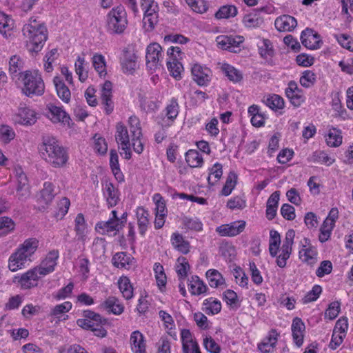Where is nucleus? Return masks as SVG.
Listing matches in <instances>:
<instances>
[{
	"mask_svg": "<svg viewBox=\"0 0 353 353\" xmlns=\"http://www.w3.org/2000/svg\"><path fill=\"white\" fill-rule=\"evenodd\" d=\"M316 250L312 246L306 248V246L304 245L303 248L299 251V258L303 262L310 265H313L316 262Z\"/></svg>",
	"mask_w": 353,
	"mask_h": 353,
	"instance_id": "39",
	"label": "nucleus"
},
{
	"mask_svg": "<svg viewBox=\"0 0 353 353\" xmlns=\"http://www.w3.org/2000/svg\"><path fill=\"white\" fill-rule=\"evenodd\" d=\"M23 35L28 39L30 51L37 52L41 50L48 38V31L43 23H40L36 18H30V23L24 25Z\"/></svg>",
	"mask_w": 353,
	"mask_h": 353,
	"instance_id": "3",
	"label": "nucleus"
},
{
	"mask_svg": "<svg viewBox=\"0 0 353 353\" xmlns=\"http://www.w3.org/2000/svg\"><path fill=\"white\" fill-rule=\"evenodd\" d=\"M183 353H201L198 343L188 329L181 331Z\"/></svg>",
	"mask_w": 353,
	"mask_h": 353,
	"instance_id": "14",
	"label": "nucleus"
},
{
	"mask_svg": "<svg viewBox=\"0 0 353 353\" xmlns=\"http://www.w3.org/2000/svg\"><path fill=\"white\" fill-rule=\"evenodd\" d=\"M146 65L150 70H155L161 66L162 48L157 43H152L146 48Z\"/></svg>",
	"mask_w": 353,
	"mask_h": 353,
	"instance_id": "8",
	"label": "nucleus"
},
{
	"mask_svg": "<svg viewBox=\"0 0 353 353\" xmlns=\"http://www.w3.org/2000/svg\"><path fill=\"white\" fill-rule=\"evenodd\" d=\"M225 75L229 79L230 81L234 83L240 82L243 79L241 72L236 69L232 65L225 63L221 68Z\"/></svg>",
	"mask_w": 353,
	"mask_h": 353,
	"instance_id": "45",
	"label": "nucleus"
},
{
	"mask_svg": "<svg viewBox=\"0 0 353 353\" xmlns=\"http://www.w3.org/2000/svg\"><path fill=\"white\" fill-rule=\"evenodd\" d=\"M23 64V61L19 56L13 55L10 58L8 72L12 79L17 78L19 80Z\"/></svg>",
	"mask_w": 353,
	"mask_h": 353,
	"instance_id": "32",
	"label": "nucleus"
},
{
	"mask_svg": "<svg viewBox=\"0 0 353 353\" xmlns=\"http://www.w3.org/2000/svg\"><path fill=\"white\" fill-rule=\"evenodd\" d=\"M167 67L171 76L177 80L181 79V73L183 71V67L182 64L176 59V57L167 61Z\"/></svg>",
	"mask_w": 353,
	"mask_h": 353,
	"instance_id": "46",
	"label": "nucleus"
},
{
	"mask_svg": "<svg viewBox=\"0 0 353 353\" xmlns=\"http://www.w3.org/2000/svg\"><path fill=\"white\" fill-rule=\"evenodd\" d=\"M50 115L49 117L54 123H69V115L61 107L50 104L48 106Z\"/></svg>",
	"mask_w": 353,
	"mask_h": 353,
	"instance_id": "26",
	"label": "nucleus"
},
{
	"mask_svg": "<svg viewBox=\"0 0 353 353\" xmlns=\"http://www.w3.org/2000/svg\"><path fill=\"white\" fill-rule=\"evenodd\" d=\"M103 193L109 207H114L117 204L119 200V192L111 182H105L103 185Z\"/></svg>",
	"mask_w": 353,
	"mask_h": 353,
	"instance_id": "23",
	"label": "nucleus"
},
{
	"mask_svg": "<svg viewBox=\"0 0 353 353\" xmlns=\"http://www.w3.org/2000/svg\"><path fill=\"white\" fill-rule=\"evenodd\" d=\"M110 165L113 174L117 180L122 181L123 175L120 170L119 163V156L115 150H111L110 152Z\"/></svg>",
	"mask_w": 353,
	"mask_h": 353,
	"instance_id": "38",
	"label": "nucleus"
},
{
	"mask_svg": "<svg viewBox=\"0 0 353 353\" xmlns=\"http://www.w3.org/2000/svg\"><path fill=\"white\" fill-rule=\"evenodd\" d=\"M334 225V223H332L329 220H325L323 221L320 228V234L319 236V239L321 242L323 243L328 240Z\"/></svg>",
	"mask_w": 353,
	"mask_h": 353,
	"instance_id": "54",
	"label": "nucleus"
},
{
	"mask_svg": "<svg viewBox=\"0 0 353 353\" xmlns=\"http://www.w3.org/2000/svg\"><path fill=\"white\" fill-rule=\"evenodd\" d=\"M115 139L118 144L125 145L130 143V136L127 128L122 123L116 125Z\"/></svg>",
	"mask_w": 353,
	"mask_h": 353,
	"instance_id": "44",
	"label": "nucleus"
},
{
	"mask_svg": "<svg viewBox=\"0 0 353 353\" xmlns=\"http://www.w3.org/2000/svg\"><path fill=\"white\" fill-rule=\"evenodd\" d=\"M223 299L230 308L237 309L240 305L236 293L232 290H227L223 293Z\"/></svg>",
	"mask_w": 353,
	"mask_h": 353,
	"instance_id": "59",
	"label": "nucleus"
},
{
	"mask_svg": "<svg viewBox=\"0 0 353 353\" xmlns=\"http://www.w3.org/2000/svg\"><path fill=\"white\" fill-rule=\"evenodd\" d=\"M223 166L219 163H216L209 169V176L208 177V183L214 185L221 177L223 174Z\"/></svg>",
	"mask_w": 353,
	"mask_h": 353,
	"instance_id": "49",
	"label": "nucleus"
},
{
	"mask_svg": "<svg viewBox=\"0 0 353 353\" xmlns=\"http://www.w3.org/2000/svg\"><path fill=\"white\" fill-rule=\"evenodd\" d=\"M130 343L134 353H146L144 337L139 331H134L131 334Z\"/></svg>",
	"mask_w": 353,
	"mask_h": 353,
	"instance_id": "30",
	"label": "nucleus"
},
{
	"mask_svg": "<svg viewBox=\"0 0 353 353\" xmlns=\"http://www.w3.org/2000/svg\"><path fill=\"white\" fill-rule=\"evenodd\" d=\"M189 291L192 295L199 296L204 294L208 290V286L198 276H192L188 284Z\"/></svg>",
	"mask_w": 353,
	"mask_h": 353,
	"instance_id": "36",
	"label": "nucleus"
},
{
	"mask_svg": "<svg viewBox=\"0 0 353 353\" xmlns=\"http://www.w3.org/2000/svg\"><path fill=\"white\" fill-rule=\"evenodd\" d=\"M13 119L21 125H32L36 123L37 117L34 110L21 104L17 112L14 114Z\"/></svg>",
	"mask_w": 353,
	"mask_h": 353,
	"instance_id": "9",
	"label": "nucleus"
},
{
	"mask_svg": "<svg viewBox=\"0 0 353 353\" xmlns=\"http://www.w3.org/2000/svg\"><path fill=\"white\" fill-rule=\"evenodd\" d=\"M279 196V192L275 191L268 199L265 214L268 220H272L276 215Z\"/></svg>",
	"mask_w": 353,
	"mask_h": 353,
	"instance_id": "31",
	"label": "nucleus"
},
{
	"mask_svg": "<svg viewBox=\"0 0 353 353\" xmlns=\"http://www.w3.org/2000/svg\"><path fill=\"white\" fill-rule=\"evenodd\" d=\"M83 319L77 320V325L85 330H89L94 326H98L99 323H107V320L101 316L100 314L91 310H85L83 312Z\"/></svg>",
	"mask_w": 353,
	"mask_h": 353,
	"instance_id": "16",
	"label": "nucleus"
},
{
	"mask_svg": "<svg viewBox=\"0 0 353 353\" xmlns=\"http://www.w3.org/2000/svg\"><path fill=\"white\" fill-rule=\"evenodd\" d=\"M265 104L272 110H276L283 108L284 101L279 95L272 94L266 99Z\"/></svg>",
	"mask_w": 353,
	"mask_h": 353,
	"instance_id": "58",
	"label": "nucleus"
},
{
	"mask_svg": "<svg viewBox=\"0 0 353 353\" xmlns=\"http://www.w3.org/2000/svg\"><path fill=\"white\" fill-rule=\"evenodd\" d=\"M84 64L85 59L83 57H78L75 62V70L76 73L79 76V79L81 82L85 81L88 77V72L85 70L84 68Z\"/></svg>",
	"mask_w": 353,
	"mask_h": 353,
	"instance_id": "61",
	"label": "nucleus"
},
{
	"mask_svg": "<svg viewBox=\"0 0 353 353\" xmlns=\"http://www.w3.org/2000/svg\"><path fill=\"white\" fill-rule=\"evenodd\" d=\"M136 215L137 218V223L139 225V233L143 236L148 230L149 221V212L142 207H139L137 209Z\"/></svg>",
	"mask_w": 353,
	"mask_h": 353,
	"instance_id": "35",
	"label": "nucleus"
},
{
	"mask_svg": "<svg viewBox=\"0 0 353 353\" xmlns=\"http://www.w3.org/2000/svg\"><path fill=\"white\" fill-rule=\"evenodd\" d=\"M183 223L186 228L191 230L199 232L203 230V223L196 217H184Z\"/></svg>",
	"mask_w": 353,
	"mask_h": 353,
	"instance_id": "60",
	"label": "nucleus"
},
{
	"mask_svg": "<svg viewBox=\"0 0 353 353\" xmlns=\"http://www.w3.org/2000/svg\"><path fill=\"white\" fill-rule=\"evenodd\" d=\"M206 277L208 283L212 288H218L225 283V279L222 274L216 270L210 269L206 272Z\"/></svg>",
	"mask_w": 353,
	"mask_h": 353,
	"instance_id": "41",
	"label": "nucleus"
},
{
	"mask_svg": "<svg viewBox=\"0 0 353 353\" xmlns=\"http://www.w3.org/2000/svg\"><path fill=\"white\" fill-rule=\"evenodd\" d=\"M292 333L293 340L297 347H301L303 343L304 331L305 326L303 321L296 317L292 321Z\"/></svg>",
	"mask_w": 353,
	"mask_h": 353,
	"instance_id": "22",
	"label": "nucleus"
},
{
	"mask_svg": "<svg viewBox=\"0 0 353 353\" xmlns=\"http://www.w3.org/2000/svg\"><path fill=\"white\" fill-rule=\"evenodd\" d=\"M274 26L279 32H290L296 27L297 21L294 17L284 14L276 19Z\"/></svg>",
	"mask_w": 353,
	"mask_h": 353,
	"instance_id": "20",
	"label": "nucleus"
},
{
	"mask_svg": "<svg viewBox=\"0 0 353 353\" xmlns=\"http://www.w3.org/2000/svg\"><path fill=\"white\" fill-rule=\"evenodd\" d=\"M179 105L177 99L172 98L170 100V103L166 106L165 109V116L170 121H171L172 123L177 117L179 114Z\"/></svg>",
	"mask_w": 353,
	"mask_h": 353,
	"instance_id": "52",
	"label": "nucleus"
},
{
	"mask_svg": "<svg viewBox=\"0 0 353 353\" xmlns=\"http://www.w3.org/2000/svg\"><path fill=\"white\" fill-rule=\"evenodd\" d=\"M23 87L22 92L28 97L41 96L45 91V85L41 75L36 70H26L19 75Z\"/></svg>",
	"mask_w": 353,
	"mask_h": 353,
	"instance_id": "4",
	"label": "nucleus"
},
{
	"mask_svg": "<svg viewBox=\"0 0 353 353\" xmlns=\"http://www.w3.org/2000/svg\"><path fill=\"white\" fill-rule=\"evenodd\" d=\"M189 270L190 265L187 259L183 256L179 257L176 265V271L179 279H184L187 276L188 271Z\"/></svg>",
	"mask_w": 353,
	"mask_h": 353,
	"instance_id": "55",
	"label": "nucleus"
},
{
	"mask_svg": "<svg viewBox=\"0 0 353 353\" xmlns=\"http://www.w3.org/2000/svg\"><path fill=\"white\" fill-rule=\"evenodd\" d=\"M92 65L101 77L106 75V65L105 58L103 55L94 54L92 57Z\"/></svg>",
	"mask_w": 353,
	"mask_h": 353,
	"instance_id": "51",
	"label": "nucleus"
},
{
	"mask_svg": "<svg viewBox=\"0 0 353 353\" xmlns=\"http://www.w3.org/2000/svg\"><path fill=\"white\" fill-rule=\"evenodd\" d=\"M101 308L106 310L109 313L115 315L121 314L124 310L123 305L119 303V301L115 296H109L101 305Z\"/></svg>",
	"mask_w": 353,
	"mask_h": 353,
	"instance_id": "25",
	"label": "nucleus"
},
{
	"mask_svg": "<svg viewBox=\"0 0 353 353\" xmlns=\"http://www.w3.org/2000/svg\"><path fill=\"white\" fill-rule=\"evenodd\" d=\"M125 225V221L108 219L107 221H100L96 224V230L102 234L116 235Z\"/></svg>",
	"mask_w": 353,
	"mask_h": 353,
	"instance_id": "10",
	"label": "nucleus"
},
{
	"mask_svg": "<svg viewBox=\"0 0 353 353\" xmlns=\"http://www.w3.org/2000/svg\"><path fill=\"white\" fill-rule=\"evenodd\" d=\"M15 137V133L13 129L7 125H2L0 127V139L8 143L12 140Z\"/></svg>",
	"mask_w": 353,
	"mask_h": 353,
	"instance_id": "63",
	"label": "nucleus"
},
{
	"mask_svg": "<svg viewBox=\"0 0 353 353\" xmlns=\"http://www.w3.org/2000/svg\"><path fill=\"white\" fill-rule=\"evenodd\" d=\"M159 6H156V9H147L143 10V23L145 29L147 31H152L159 22Z\"/></svg>",
	"mask_w": 353,
	"mask_h": 353,
	"instance_id": "21",
	"label": "nucleus"
},
{
	"mask_svg": "<svg viewBox=\"0 0 353 353\" xmlns=\"http://www.w3.org/2000/svg\"><path fill=\"white\" fill-rule=\"evenodd\" d=\"M302 44L308 49L314 50L320 48V37L311 29H305L301 32Z\"/></svg>",
	"mask_w": 353,
	"mask_h": 353,
	"instance_id": "19",
	"label": "nucleus"
},
{
	"mask_svg": "<svg viewBox=\"0 0 353 353\" xmlns=\"http://www.w3.org/2000/svg\"><path fill=\"white\" fill-rule=\"evenodd\" d=\"M244 38L238 35H219L216 41L219 48L232 52H236L240 50V45L243 42Z\"/></svg>",
	"mask_w": 353,
	"mask_h": 353,
	"instance_id": "7",
	"label": "nucleus"
},
{
	"mask_svg": "<svg viewBox=\"0 0 353 353\" xmlns=\"http://www.w3.org/2000/svg\"><path fill=\"white\" fill-rule=\"evenodd\" d=\"M55 194L54 185L51 182L46 181L39 192L38 200L40 203L48 205L52 201Z\"/></svg>",
	"mask_w": 353,
	"mask_h": 353,
	"instance_id": "28",
	"label": "nucleus"
},
{
	"mask_svg": "<svg viewBox=\"0 0 353 353\" xmlns=\"http://www.w3.org/2000/svg\"><path fill=\"white\" fill-rule=\"evenodd\" d=\"M185 161L192 168L201 167L203 163L202 156L196 150H190L186 152Z\"/></svg>",
	"mask_w": 353,
	"mask_h": 353,
	"instance_id": "43",
	"label": "nucleus"
},
{
	"mask_svg": "<svg viewBox=\"0 0 353 353\" xmlns=\"http://www.w3.org/2000/svg\"><path fill=\"white\" fill-rule=\"evenodd\" d=\"M122 70L125 73L132 74L137 67V57L135 53L126 50L121 61Z\"/></svg>",
	"mask_w": 353,
	"mask_h": 353,
	"instance_id": "24",
	"label": "nucleus"
},
{
	"mask_svg": "<svg viewBox=\"0 0 353 353\" xmlns=\"http://www.w3.org/2000/svg\"><path fill=\"white\" fill-rule=\"evenodd\" d=\"M279 334L274 329L271 330L267 337L258 345V349L261 353H270L274 347Z\"/></svg>",
	"mask_w": 353,
	"mask_h": 353,
	"instance_id": "27",
	"label": "nucleus"
},
{
	"mask_svg": "<svg viewBox=\"0 0 353 353\" xmlns=\"http://www.w3.org/2000/svg\"><path fill=\"white\" fill-rule=\"evenodd\" d=\"M326 143L330 147L336 148L341 145L343 137L341 130L332 127L325 136Z\"/></svg>",
	"mask_w": 353,
	"mask_h": 353,
	"instance_id": "33",
	"label": "nucleus"
},
{
	"mask_svg": "<svg viewBox=\"0 0 353 353\" xmlns=\"http://www.w3.org/2000/svg\"><path fill=\"white\" fill-rule=\"evenodd\" d=\"M127 25V13L123 6L119 5L113 8L107 14L106 28L110 34L123 33Z\"/></svg>",
	"mask_w": 353,
	"mask_h": 353,
	"instance_id": "5",
	"label": "nucleus"
},
{
	"mask_svg": "<svg viewBox=\"0 0 353 353\" xmlns=\"http://www.w3.org/2000/svg\"><path fill=\"white\" fill-rule=\"evenodd\" d=\"M243 22L248 28H256L263 24V19L259 14L253 12L245 15Z\"/></svg>",
	"mask_w": 353,
	"mask_h": 353,
	"instance_id": "50",
	"label": "nucleus"
},
{
	"mask_svg": "<svg viewBox=\"0 0 353 353\" xmlns=\"http://www.w3.org/2000/svg\"><path fill=\"white\" fill-rule=\"evenodd\" d=\"M39 151L42 158L54 168L64 166L68 159L65 150L52 137H43Z\"/></svg>",
	"mask_w": 353,
	"mask_h": 353,
	"instance_id": "1",
	"label": "nucleus"
},
{
	"mask_svg": "<svg viewBox=\"0 0 353 353\" xmlns=\"http://www.w3.org/2000/svg\"><path fill=\"white\" fill-rule=\"evenodd\" d=\"M171 242L172 245L178 251L183 254H188L190 251V243L185 241L179 233H173L171 236Z\"/></svg>",
	"mask_w": 353,
	"mask_h": 353,
	"instance_id": "37",
	"label": "nucleus"
},
{
	"mask_svg": "<svg viewBox=\"0 0 353 353\" xmlns=\"http://www.w3.org/2000/svg\"><path fill=\"white\" fill-rule=\"evenodd\" d=\"M204 310L208 314H216L221 310V304L219 301L212 297L203 301Z\"/></svg>",
	"mask_w": 353,
	"mask_h": 353,
	"instance_id": "47",
	"label": "nucleus"
},
{
	"mask_svg": "<svg viewBox=\"0 0 353 353\" xmlns=\"http://www.w3.org/2000/svg\"><path fill=\"white\" fill-rule=\"evenodd\" d=\"M185 1L192 10L196 13L203 14L208 10V5L205 1L185 0Z\"/></svg>",
	"mask_w": 353,
	"mask_h": 353,
	"instance_id": "56",
	"label": "nucleus"
},
{
	"mask_svg": "<svg viewBox=\"0 0 353 353\" xmlns=\"http://www.w3.org/2000/svg\"><path fill=\"white\" fill-rule=\"evenodd\" d=\"M237 8L233 5H225L221 6L215 13V17L218 19H228L234 17L237 14Z\"/></svg>",
	"mask_w": 353,
	"mask_h": 353,
	"instance_id": "48",
	"label": "nucleus"
},
{
	"mask_svg": "<svg viewBox=\"0 0 353 353\" xmlns=\"http://www.w3.org/2000/svg\"><path fill=\"white\" fill-rule=\"evenodd\" d=\"M194 81L200 86L208 85L212 79V71L209 68L194 63L191 69Z\"/></svg>",
	"mask_w": 353,
	"mask_h": 353,
	"instance_id": "11",
	"label": "nucleus"
},
{
	"mask_svg": "<svg viewBox=\"0 0 353 353\" xmlns=\"http://www.w3.org/2000/svg\"><path fill=\"white\" fill-rule=\"evenodd\" d=\"M44 276L37 266H36L23 274L19 280V283L23 289H30L37 286L39 279Z\"/></svg>",
	"mask_w": 353,
	"mask_h": 353,
	"instance_id": "13",
	"label": "nucleus"
},
{
	"mask_svg": "<svg viewBox=\"0 0 353 353\" xmlns=\"http://www.w3.org/2000/svg\"><path fill=\"white\" fill-rule=\"evenodd\" d=\"M131 137H141V128L139 119L136 116H131L128 120Z\"/></svg>",
	"mask_w": 353,
	"mask_h": 353,
	"instance_id": "57",
	"label": "nucleus"
},
{
	"mask_svg": "<svg viewBox=\"0 0 353 353\" xmlns=\"http://www.w3.org/2000/svg\"><path fill=\"white\" fill-rule=\"evenodd\" d=\"M59 257V250H52L48 252L40 265H37V268L41 270V272L46 276L54 271Z\"/></svg>",
	"mask_w": 353,
	"mask_h": 353,
	"instance_id": "15",
	"label": "nucleus"
},
{
	"mask_svg": "<svg viewBox=\"0 0 353 353\" xmlns=\"http://www.w3.org/2000/svg\"><path fill=\"white\" fill-rule=\"evenodd\" d=\"M112 90V83L110 81H105L101 88V101L107 114H111L114 110Z\"/></svg>",
	"mask_w": 353,
	"mask_h": 353,
	"instance_id": "18",
	"label": "nucleus"
},
{
	"mask_svg": "<svg viewBox=\"0 0 353 353\" xmlns=\"http://www.w3.org/2000/svg\"><path fill=\"white\" fill-rule=\"evenodd\" d=\"M13 27V20L8 15L0 12V33L5 37H8L10 35Z\"/></svg>",
	"mask_w": 353,
	"mask_h": 353,
	"instance_id": "42",
	"label": "nucleus"
},
{
	"mask_svg": "<svg viewBox=\"0 0 353 353\" xmlns=\"http://www.w3.org/2000/svg\"><path fill=\"white\" fill-rule=\"evenodd\" d=\"M118 285L123 296L127 299H131L133 296V288L130 279L127 276H121L118 281Z\"/></svg>",
	"mask_w": 353,
	"mask_h": 353,
	"instance_id": "40",
	"label": "nucleus"
},
{
	"mask_svg": "<svg viewBox=\"0 0 353 353\" xmlns=\"http://www.w3.org/2000/svg\"><path fill=\"white\" fill-rule=\"evenodd\" d=\"M245 225V221L239 220L229 224H223L216 228V232L221 236H234L241 233Z\"/></svg>",
	"mask_w": 353,
	"mask_h": 353,
	"instance_id": "12",
	"label": "nucleus"
},
{
	"mask_svg": "<svg viewBox=\"0 0 353 353\" xmlns=\"http://www.w3.org/2000/svg\"><path fill=\"white\" fill-rule=\"evenodd\" d=\"M13 174L16 181V196L19 200H26L30 195V187L28 179L19 165H15L13 168Z\"/></svg>",
	"mask_w": 353,
	"mask_h": 353,
	"instance_id": "6",
	"label": "nucleus"
},
{
	"mask_svg": "<svg viewBox=\"0 0 353 353\" xmlns=\"http://www.w3.org/2000/svg\"><path fill=\"white\" fill-rule=\"evenodd\" d=\"M237 182V175L234 172H230L227 177L225 183L221 190L222 194L228 196L231 194L232 190L236 186Z\"/></svg>",
	"mask_w": 353,
	"mask_h": 353,
	"instance_id": "53",
	"label": "nucleus"
},
{
	"mask_svg": "<svg viewBox=\"0 0 353 353\" xmlns=\"http://www.w3.org/2000/svg\"><path fill=\"white\" fill-rule=\"evenodd\" d=\"M285 94L294 107H299L305 99L303 90L298 87L294 81H290L288 83Z\"/></svg>",
	"mask_w": 353,
	"mask_h": 353,
	"instance_id": "17",
	"label": "nucleus"
},
{
	"mask_svg": "<svg viewBox=\"0 0 353 353\" xmlns=\"http://www.w3.org/2000/svg\"><path fill=\"white\" fill-rule=\"evenodd\" d=\"M316 81V74L311 70H306L303 72L300 78V83L305 88L312 86Z\"/></svg>",
	"mask_w": 353,
	"mask_h": 353,
	"instance_id": "62",
	"label": "nucleus"
},
{
	"mask_svg": "<svg viewBox=\"0 0 353 353\" xmlns=\"http://www.w3.org/2000/svg\"><path fill=\"white\" fill-rule=\"evenodd\" d=\"M39 241L36 238L26 239L20 244L8 259V268L12 272H16L25 267L27 261H31V257L39 248Z\"/></svg>",
	"mask_w": 353,
	"mask_h": 353,
	"instance_id": "2",
	"label": "nucleus"
},
{
	"mask_svg": "<svg viewBox=\"0 0 353 353\" xmlns=\"http://www.w3.org/2000/svg\"><path fill=\"white\" fill-rule=\"evenodd\" d=\"M334 37L343 48L353 52V39L349 35L335 34Z\"/></svg>",
	"mask_w": 353,
	"mask_h": 353,
	"instance_id": "64",
	"label": "nucleus"
},
{
	"mask_svg": "<svg viewBox=\"0 0 353 353\" xmlns=\"http://www.w3.org/2000/svg\"><path fill=\"white\" fill-rule=\"evenodd\" d=\"M57 93L59 97L65 103H68L70 101L71 93L69 88L59 77H55L53 79Z\"/></svg>",
	"mask_w": 353,
	"mask_h": 353,
	"instance_id": "34",
	"label": "nucleus"
},
{
	"mask_svg": "<svg viewBox=\"0 0 353 353\" xmlns=\"http://www.w3.org/2000/svg\"><path fill=\"white\" fill-rule=\"evenodd\" d=\"M134 259L126 252L116 253L112 259V264L117 268L130 269L132 265Z\"/></svg>",
	"mask_w": 353,
	"mask_h": 353,
	"instance_id": "29",
	"label": "nucleus"
}]
</instances>
